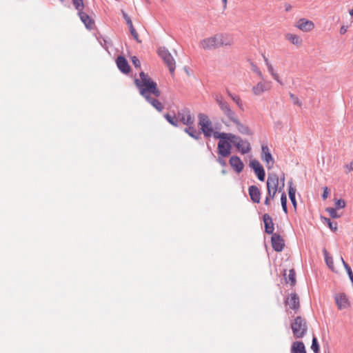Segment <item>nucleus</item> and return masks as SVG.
I'll return each mask as SVG.
<instances>
[{
	"instance_id": "obj_24",
	"label": "nucleus",
	"mask_w": 353,
	"mask_h": 353,
	"mask_svg": "<svg viewBox=\"0 0 353 353\" xmlns=\"http://www.w3.org/2000/svg\"><path fill=\"white\" fill-rule=\"evenodd\" d=\"M292 353H306L304 343L302 341H295L292 345Z\"/></svg>"
},
{
	"instance_id": "obj_7",
	"label": "nucleus",
	"mask_w": 353,
	"mask_h": 353,
	"mask_svg": "<svg viewBox=\"0 0 353 353\" xmlns=\"http://www.w3.org/2000/svg\"><path fill=\"white\" fill-rule=\"evenodd\" d=\"M279 176L276 174H269L267 179V191L268 196L273 199L278 190Z\"/></svg>"
},
{
	"instance_id": "obj_48",
	"label": "nucleus",
	"mask_w": 353,
	"mask_h": 353,
	"mask_svg": "<svg viewBox=\"0 0 353 353\" xmlns=\"http://www.w3.org/2000/svg\"><path fill=\"white\" fill-rule=\"evenodd\" d=\"M266 66L268 68V70L271 74V75H272L273 74L276 73L274 72V68H273V67H272V65L271 64H268V65H266Z\"/></svg>"
},
{
	"instance_id": "obj_21",
	"label": "nucleus",
	"mask_w": 353,
	"mask_h": 353,
	"mask_svg": "<svg viewBox=\"0 0 353 353\" xmlns=\"http://www.w3.org/2000/svg\"><path fill=\"white\" fill-rule=\"evenodd\" d=\"M335 301L339 310L347 308L349 305L348 299L343 293L336 295Z\"/></svg>"
},
{
	"instance_id": "obj_15",
	"label": "nucleus",
	"mask_w": 353,
	"mask_h": 353,
	"mask_svg": "<svg viewBox=\"0 0 353 353\" xmlns=\"http://www.w3.org/2000/svg\"><path fill=\"white\" fill-rule=\"evenodd\" d=\"M118 68L123 74H128L130 71V67L127 59L123 56H119L116 60Z\"/></svg>"
},
{
	"instance_id": "obj_1",
	"label": "nucleus",
	"mask_w": 353,
	"mask_h": 353,
	"mask_svg": "<svg viewBox=\"0 0 353 353\" xmlns=\"http://www.w3.org/2000/svg\"><path fill=\"white\" fill-rule=\"evenodd\" d=\"M139 77L140 79H134V84L138 88L139 94L157 111L161 112L163 110L162 103L158 99L151 97V95H154L155 97L161 96V92L159 89L157 83L144 72H141Z\"/></svg>"
},
{
	"instance_id": "obj_31",
	"label": "nucleus",
	"mask_w": 353,
	"mask_h": 353,
	"mask_svg": "<svg viewBox=\"0 0 353 353\" xmlns=\"http://www.w3.org/2000/svg\"><path fill=\"white\" fill-rule=\"evenodd\" d=\"M323 254L325 257V261L327 265L332 270H334V262L333 259L331 256L329 255L328 252L325 249L323 250Z\"/></svg>"
},
{
	"instance_id": "obj_33",
	"label": "nucleus",
	"mask_w": 353,
	"mask_h": 353,
	"mask_svg": "<svg viewBox=\"0 0 353 353\" xmlns=\"http://www.w3.org/2000/svg\"><path fill=\"white\" fill-rule=\"evenodd\" d=\"M281 206L283 208V212L287 214L288 213V206H287V196L285 192H283L281 196Z\"/></svg>"
},
{
	"instance_id": "obj_19",
	"label": "nucleus",
	"mask_w": 353,
	"mask_h": 353,
	"mask_svg": "<svg viewBox=\"0 0 353 353\" xmlns=\"http://www.w3.org/2000/svg\"><path fill=\"white\" fill-rule=\"evenodd\" d=\"M230 121H232V123H234L236 125L238 131L240 133H241L242 134H245V135L252 134V132H251V130H250V128L247 125H245L243 123H241L240 122V121L239 120L236 115L233 119H232L230 120Z\"/></svg>"
},
{
	"instance_id": "obj_35",
	"label": "nucleus",
	"mask_w": 353,
	"mask_h": 353,
	"mask_svg": "<svg viewBox=\"0 0 353 353\" xmlns=\"http://www.w3.org/2000/svg\"><path fill=\"white\" fill-rule=\"evenodd\" d=\"M227 94L234 101V102H235L236 103V105L239 108H241V106H242L241 99V98L238 95H234V94H232L229 91V90H227Z\"/></svg>"
},
{
	"instance_id": "obj_54",
	"label": "nucleus",
	"mask_w": 353,
	"mask_h": 353,
	"mask_svg": "<svg viewBox=\"0 0 353 353\" xmlns=\"http://www.w3.org/2000/svg\"><path fill=\"white\" fill-rule=\"evenodd\" d=\"M263 57L266 65H268V64H270L268 58L264 54L263 55Z\"/></svg>"
},
{
	"instance_id": "obj_32",
	"label": "nucleus",
	"mask_w": 353,
	"mask_h": 353,
	"mask_svg": "<svg viewBox=\"0 0 353 353\" xmlns=\"http://www.w3.org/2000/svg\"><path fill=\"white\" fill-rule=\"evenodd\" d=\"M221 42L223 43V46H230L233 43V39L230 35L222 34Z\"/></svg>"
},
{
	"instance_id": "obj_59",
	"label": "nucleus",
	"mask_w": 353,
	"mask_h": 353,
	"mask_svg": "<svg viewBox=\"0 0 353 353\" xmlns=\"http://www.w3.org/2000/svg\"><path fill=\"white\" fill-rule=\"evenodd\" d=\"M61 3H63L65 0H59Z\"/></svg>"
},
{
	"instance_id": "obj_9",
	"label": "nucleus",
	"mask_w": 353,
	"mask_h": 353,
	"mask_svg": "<svg viewBox=\"0 0 353 353\" xmlns=\"http://www.w3.org/2000/svg\"><path fill=\"white\" fill-rule=\"evenodd\" d=\"M217 149L220 157H227L231 154L232 145L230 141L225 139L219 141Z\"/></svg>"
},
{
	"instance_id": "obj_12",
	"label": "nucleus",
	"mask_w": 353,
	"mask_h": 353,
	"mask_svg": "<svg viewBox=\"0 0 353 353\" xmlns=\"http://www.w3.org/2000/svg\"><path fill=\"white\" fill-rule=\"evenodd\" d=\"M285 305L296 312L300 307L299 297L296 293H291L284 301Z\"/></svg>"
},
{
	"instance_id": "obj_25",
	"label": "nucleus",
	"mask_w": 353,
	"mask_h": 353,
	"mask_svg": "<svg viewBox=\"0 0 353 353\" xmlns=\"http://www.w3.org/2000/svg\"><path fill=\"white\" fill-rule=\"evenodd\" d=\"M239 148H236V149L239 150L243 154H248L250 152L251 146L248 141H244L242 139V142L239 143Z\"/></svg>"
},
{
	"instance_id": "obj_30",
	"label": "nucleus",
	"mask_w": 353,
	"mask_h": 353,
	"mask_svg": "<svg viewBox=\"0 0 353 353\" xmlns=\"http://www.w3.org/2000/svg\"><path fill=\"white\" fill-rule=\"evenodd\" d=\"M286 38L294 45H296L297 46H299L301 45V39H300V37L299 36H297L296 34H288L286 35Z\"/></svg>"
},
{
	"instance_id": "obj_3",
	"label": "nucleus",
	"mask_w": 353,
	"mask_h": 353,
	"mask_svg": "<svg viewBox=\"0 0 353 353\" xmlns=\"http://www.w3.org/2000/svg\"><path fill=\"white\" fill-rule=\"evenodd\" d=\"M199 122L198 125L200 128L201 133L202 132L205 138H210L213 133L212 123L208 116L200 113L198 115Z\"/></svg>"
},
{
	"instance_id": "obj_39",
	"label": "nucleus",
	"mask_w": 353,
	"mask_h": 353,
	"mask_svg": "<svg viewBox=\"0 0 353 353\" xmlns=\"http://www.w3.org/2000/svg\"><path fill=\"white\" fill-rule=\"evenodd\" d=\"M250 65H251V70L257 74L259 76V77H260V79L261 80H264L263 75L262 74V73H261V70H259V67L255 63H254L253 62H251Z\"/></svg>"
},
{
	"instance_id": "obj_56",
	"label": "nucleus",
	"mask_w": 353,
	"mask_h": 353,
	"mask_svg": "<svg viewBox=\"0 0 353 353\" xmlns=\"http://www.w3.org/2000/svg\"><path fill=\"white\" fill-rule=\"evenodd\" d=\"M222 2L223 3V8H225L227 6V0H222Z\"/></svg>"
},
{
	"instance_id": "obj_36",
	"label": "nucleus",
	"mask_w": 353,
	"mask_h": 353,
	"mask_svg": "<svg viewBox=\"0 0 353 353\" xmlns=\"http://www.w3.org/2000/svg\"><path fill=\"white\" fill-rule=\"evenodd\" d=\"M212 136H213L214 139H219V141H222V140L228 138V133L219 132H216V131L214 132L213 130V133H212Z\"/></svg>"
},
{
	"instance_id": "obj_29",
	"label": "nucleus",
	"mask_w": 353,
	"mask_h": 353,
	"mask_svg": "<svg viewBox=\"0 0 353 353\" xmlns=\"http://www.w3.org/2000/svg\"><path fill=\"white\" fill-rule=\"evenodd\" d=\"M266 90L265 84L262 81L259 82L252 88V91L255 95H260Z\"/></svg>"
},
{
	"instance_id": "obj_45",
	"label": "nucleus",
	"mask_w": 353,
	"mask_h": 353,
	"mask_svg": "<svg viewBox=\"0 0 353 353\" xmlns=\"http://www.w3.org/2000/svg\"><path fill=\"white\" fill-rule=\"evenodd\" d=\"M123 18L125 19L128 27L133 25L132 21L131 19L130 18V17L124 12H123Z\"/></svg>"
},
{
	"instance_id": "obj_5",
	"label": "nucleus",
	"mask_w": 353,
	"mask_h": 353,
	"mask_svg": "<svg viewBox=\"0 0 353 353\" xmlns=\"http://www.w3.org/2000/svg\"><path fill=\"white\" fill-rule=\"evenodd\" d=\"M222 34H216L213 37L205 38L200 41V46L205 50H211L223 46L221 42Z\"/></svg>"
},
{
	"instance_id": "obj_46",
	"label": "nucleus",
	"mask_w": 353,
	"mask_h": 353,
	"mask_svg": "<svg viewBox=\"0 0 353 353\" xmlns=\"http://www.w3.org/2000/svg\"><path fill=\"white\" fill-rule=\"evenodd\" d=\"M223 157H220L219 155V157L218 159H216V161H218V163L223 167H225L226 166V161L222 159Z\"/></svg>"
},
{
	"instance_id": "obj_2",
	"label": "nucleus",
	"mask_w": 353,
	"mask_h": 353,
	"mask_svg": "<svg viewBox=\"0 0 353 353\" xmlns=\"http://www.w3.org/2000/svg\"><path fill=\"white\" fill-rule=\"evenodd\" d=\"M291 328L295 338H303L307 333V325L305 319L296 316L291 323Z\"/></svg>"
},
{
	"instance_id": "obj_57",
	"label": "nucleus",
	"mask_w": 353,
	"mask_h": 353,
	"mask_svg": "<svg viewBox=\"0 0 353 353\" xmlns=\"http://www.w3.org/2000/svg\"><path fill=\"white\" fill-rule=\"evenodd\" d=\"M281 180L282 181V183H284V180H285L284 174H283L282 177L281 178Z\"/></svg>"
},
{
	"instance_id": "obj_38",
	"label": "nucleus",
	"mask_w": 353,
	"mask_h": 353,
	"mask_svg": "<svg viewBox=\"0 0 353 353\" xmlns=\"http://www.w3.org/2000/svg\"><path fill=\"white\" fill-rule=\"evenodd\" d=\"M72 3L78 12L83 10L84 4L83 0H72Z\"/></svg>"
},
{
	"instance_id": "obj_34",
	"label": "nucleus",
	"mask_w": 353,
	"mask_h": 353,
	"mask_svg": "<svg viewBox=\"0 0 353 353\" xmlns=\"http://www.w3.org/2000/svg\"><path fill=\"white\" fill-rule=\"evenodd\" d=\"M326 212H327L330 214V216L332 218V219H338V218H340L341 216V214H339L337 212V209L336 208H327L325 209Z\"/></svg>"
},
{
	"instance_id": "obj_41",
	"label": "nucleus",
	"mask_w": 353,
	"mask_h": 353,
	"mask_svg": "<svg viewBox=\"0 0 353 353\" xmlns=\"http://www.w3.org/2000/svg\"><path fill=\"white\" fill-rule=\"evenodd\" d=\"M130 32L133 37V38L138 42L141 43V41L139 39V34L136 31L135 28H134L133 25L129 26Z\"/></svg>"
},
{
	"instance_id": "obj_8",
	"label": "nucleus",
	"mask_w": 353,
	"mask_h": 353,
	"mask_svg": "<svg viewBox=\"0 0 353 353\" xmlns=\"http://www.w3.org/2000/svg\"><path fill=\"white\" fill-rule=\"evenodd\" d=\"M176 115L179 122L181 121L183 125H190L194 123V118L192 115L190 110L188 108H183L178 110Z\"/></svg>"
},
{
	"instance_id": "obj_43",
	"label": "nucleus",
	"mask_w": 353,
	"mask_h": 353,
	"mask_svg": "<svg viewBox=\"0 0 353 353\" xmlns=\"http://www.w3.org/2000/svg\"><path fill=\"white\" fill-rule=\"evenodd\" d=\"M290 97L294 105H297L299 106H301L302 103L300 102L299 98L294 94L290 93Z\"/></svg>"
},
{
	"instance_id": "obj_42",
	"label": "nucleus",
	"mask_w": 353,
	"mask_h": 353,
	"mask_svg": "<svg viewBox=\"0 0 353 353\" xmlns=\"http://www.w3.org/2000/svg\"><path fill=\"white\" fill-rule=\"evenodd\" d=\"M336 209L339 210L345 207V202L343 199H338L335 202Z\"/></svg>"
},
{
	"instance_id": "obj_55",
	"label": "nucleus",
	"mask_w": 353,
	"mask_h": 353,
	"mask_svg": "<svg viewBox=\"0 0 353 353\" xmlns=\"http://www.w3.org/2000/svg\"><path fill=\"white\" fill-rule=\"evenodd\" d=\"M283 187H284V183H282V185L281 187L278 186V190L277 191L281 192L283 188Z\"/></svg>"
},
{
	"instance_id": "obj_37",
	"label": "nucleus",
	"mask_w": 353,
	"mask_h": 353,
	"mask_svg": "<svg viewBox=\"0 0 353 353\" xmlns=\"http://www.w3.org/2000/svg\"><path fill=\"white\" fill-rule=\"evenodd\" d=\"M311 349L314 353H319V344L316 336H313L312 338Z\"/></svg>"
},
{
	"instance_id": "obj_49",
	"label": "nucleus",
	"mask_w": 353,
	"mask_h": 353,
	"mask_svg": "<svg viewBox=\"0 0 353 353\" xmlns=\"http://www.w3.org/2000/svg\"><path fill=\"white\" fill-rule=\"evenodd\" d=\"M345 167L347 170V172L353 170V162H351L349 164L346 165Z\"/></svg>"
},
{
	"instance_id": "obj_53",
	"label": "nucleus",
	"mask_w": 353,
	"mask_h": 353,
	"mask_svg": "<svg viewBox=\"0 0 353 353\" xmlns=\"http://www.w3.org/2000/svg\"><path fill=\"white\" fill-rule=\"evenodd\" d=\"M291 8H292V6H291L290 4H288V3H285V11H287V12L290 11Z\"/></svg>"
},
{
	"instance_id": "obj_28",
	"label": "nucleus",
	"mask_w": 353,
	"mask_h": 353,
	"mask_svg": "<svg viewBox=\"0 0 353 353\" xmlns=\"http://www.w3.org/2000/svg\"><path fill=\"white\" fill-rule=\"evenodd\" d=\"M285 276H286V273L285 272L284 276H285L286 282L287 283L290 282V285L292 286H294L296 284V273H295L294 270V269H291L289 271V274H288V277H286Z\"/></svg>"
},
{
	"instance_id": "obj_23",
	"label": "nucleus",
	"mask_w": 353,
	"mask_h": 353,
	"mask_svg": "<svg viewBox=\"0 0 353 353\" xmlns=\"http://www.w3.org/2000/svg\"><path fill=\"white\" fill-rule=\"evenodd\" d=\"M296 191V188L293 186L292 181H290L288 182V194H289V198L292 202V204L295 210L296 209V205H297L296 198H295Z\"/></svg>"
},
{
	"instance_id": "obj_44",
	"label": "nucleus",
	"mask_w": 353,
	"mask_h": 353,
	"mask_svg": "<svg viewBox=\"0 0 353 353\" xmlns=\"http://www.w3.org/2000/svg\"><path fill=\"white\" fill-rule=\"evenodd\" d=\"M131 60H132V64L134 65V66L135 68H140L141 67L140 61H139V59L137 57H135V56L132 57Z\"/></svg>"
},
{
	"instance_id": "obj_16",
	"label": "nucleus",
	"mask_w": 353,
	"mask_h": 353,
	"mask_svg": "<svg viewBox=\"0 0 353 353\" xmlns=\"http://www.w3.org/2000/svg\"><path fill=\"white\" fill-rule=\"evenodd\" d=\"M249 195L252 201L254 203H260L261 200V191L259 188L254 185L249 187Z\"/></svg>"
},
{
	"instance_id": "obj_26",
	"label": "nucleus",
	"mask_w": 353,
	"mask_h": 353,
	"mask_svg": "<svg viewBox=\"0 0 353 353\" xmlns=\"http://www.w3.org/2000/svg\"><path fill=\"white\" fill-rule=\"evenodd\" d=\"M164 117L167 120V121L172 125L174 127H178L179 125L178 118L176 117V115L174 113L172 115H171L169 113H166L164 114Z\"/></svg>"
},
{
	"instance_id": "obj_40",
	"label": "nucleus",
	"mask_w": 353,
	"mask_h": 353,
	"mask_svg": "<svg viewBox=\"0 0 353 353\" xmlns=\"http://www.w3.org/2000/svg\"><path fill=\"white\" fill-rule=\"evenodd\" d=\"M324 220L331 230L336 231L337 230V223L336 222H333L328 218H324Z\"/></svg>"
},
{
	"instance_id": "obj_10",
	"label": "nucleus",
	"mask_w": 353,
	"mask_h": 353,
	"mask_svg": "<svg viewBox=\"0 0 353 353\" xmlns=\"http://www.w3.org/2000/svg\"><path fill=\"white\" fill-rule=\"evenodd\" d=\"M261 158L265 163L268 169H271L273 167L274 161L268 146L266 145H262L261 146Z\"/></svg>"
},
{
	"instance_id": "obj_17",
	"label": "nucleus",
	"mask_w": 353,
	"mask_h": 353,
	"mask_svg": "<svg viewBox=\"0 0 353 353\" xmlns=\"http://www.w3.org/2000/svg\"><path fill=\"white\" fill-rule=\"evenodd\" d=\"M296 27L301 30L308 32L314 28V24L312 21L303 18L298 21Z\"/></svg>"
},
{
	"instance_id": "obj_14",
	"label": "nucleus",
	"mask_w": 353,
	"mask_h": 353,
	"mask_svg": "<svg viewBox=\"0 0 353 353\" xmlns=\"http://www.w3.org/2000/svg\"><path fill=\"white\" fill-rule=\"evenodd\" d=\"M229 163L236 173H240L243 170L244 164L238 156H232L230 158Z\"/></svg>"
},
{
	"instance_id": "obj_22",
	"label": "nucleus",
	"mask_w": 353,
	"mask_h": 353,
	"mask_svg": "<svg viewBox=\"0 0 353 353\" xmlns=\"http://www.w3.org/2000/svg\"><path fill=\"white\" fill-rule=\"evenodd\" d=\"M184 132L195 140H199L201 138V132L195 128L194 124L186 125L184 128Z\"/></svg>"
},
{
	"instance_id": "obj_58",
	"label": "nucleus",
	"mask_w": 353,
	"mask_h": 353,
	"mask_svg": "<svg viewBox=\"0 0 353 353\" xmlns=\"http://www.w3.org/2000/svg\"><path fill=\"white\" fill-rule=\"evenodd\" d=\"M350 14L353 17V8L352 10H350Z\"/></svg>"
},
{
	"instance_id": "obj_27",
	"label": "nucleus",
	"mask_w": 353,
	"mask_h": 353,
	"mask_svg": "<svg viewBox=\"0 0 353 353\" xmlns=\"http://www.w3.org/2000/svg\"><path fill=\"white\" fill-rule=\"evenodd\" d=\"M227 139L229 140L230 143H232L236 148H239V143L242 142V139L240 137L232 133H228Z\"/></svg>"
},
{
	"instance_id": "obj_13",
	"label": "nucleus",
	"mask_w": 353,
	"mask_h": 353,
	"mask_svg": "<svg viewBox=\"0 0 353 353\" xmlns=\"http://www.w3.org/2000/svg\"><path fill=\"white\" fill-rule=\"evenodd\" d=\"M271 242L274 251L281 252L283 250L285 243L283 239L280 234L277 233L272 234Z\"/></svg>"
},
{
	"instance_id": "obj_50",
	"label": "nucleus",
	"mask_w": 353,
	"mask_h": 353,
	"mask_svg": "<svg viewBox=\"0 0 353 353\" xmlns=\"http://www.w3.org/2000/svg\"><path fill=\"white\" fill-rule=\"evenodd\" d=\"M347 30V27L343 26L340 29V33L344 34Z\"/></svg>"
},
{
	"instance_id": "obj_47",
	"label": "nucleus",
	"mask_w": 353,
	"mask_h": 353,
	"mask_svg": "<svg viewBox=\"0 0 353 353\" xmlns=\"http://www.w3.org/2000/svg\"><path fill=\"white\" fill-rule=\"evenodd\" d=\"M328 196V189L327 187H325L323 188V194H322V198L323 200L326 199Z\"/></svg>"
},
{
	"instance_id": "obj_6",
	"label": "nucleus",
	"mask_w": 353,
	"mask_h": 353,
	"mask_svg": "<svg viewBox=\"0 0 353 353\" xmlns=\"http://www.w3.org/2000/svg\"><path fill=\"white\" fill-rule=\"evenodd\" d=\"M215 101L219 105L221 110L223 114L227 117V118L230 121L233 119L236 114L231 109L229 103L224 99L223 97L221 94H216L215 96Z\"/></svg>"
},
{
	"instance_id": "obj_51",
	"label": "nucleus",
	"mask_w": 353,
	"mask_h": 353,
	"mask_svg": "<svg viewBox=\"0 0 353 353\" xmlns=\"http://www.w3.org/2000/svg\"><path fill=\"white\" fill-rule=\"evenodd\" d=\"M272 76L278 83H279L280 84H282V82L280 81L279 77L276 73L273 74Z\"/></svg>"
},
{
	"instance_id": "obj_11",
	"label": "nucleus",
	"mask_w": 353,
	"mask_h": 353,
	"mask_svg": "<svg viewBox=\"0 0 353 353\" xmlns=\"http://www.w3.org/2000/svg\"><path fill=\"white\" fill-rule=\"evenodd\" d=\"M250 166L254 170L258 179L261 181H263L265 178V172L259 161L256 159L251 160L250 162Z\"/></svg>"
},
{
	"instance_id": "obj_4",
	"label": "nucleus",
	"mask_w": 353,
	"mask_h": 353,
	"mask_svg": "<svg viewBox=\"0 0 353 353\" xmlns=\"http://www.w3.org/2000/svg\"><path fill=\"white\" fill-rule=\"evenodd\" d=\"M159 56L168 66L171 75L174 74L176 62L169 50L164 46L159 47L157 50Z\"/></svg>"
},
{
	"instance_id": "obj_52",
	"label": "nucleus",
	"mask_w": 353,
	"mask_h": 353,
	"mask_svg": "<svg viewBox=\"0 0 353 353\" xmlns=\"http://www.w3.org/2000/svg\"><path fill=\"white\" fill-rule=\"evenodd\" d=\"M270 199H271L270 197L266 196L265 201H264V204L266 205H269L270 204Z\"/></svg>"
},
{
	"instance_id": "obj_20",
	"label": "nucleus",
	"mask_w": 353,
	"mask_h": 353,
	"mask_svg": "<svg viewBox=\"0 0 353 353\" xmlns=\"http://www.w3.org/2000/svg\"><path fill=\"white\" fill-rule=\"evenodd\" d=\"M78 14L81 21L84 23L87 29L92 30L94 28V22L88 14L81 10L80 12H78Z\"/></svg>"
},
{
	"instance_id": "obj_18",
	"label": "nucleus",
	"mask_w": 353,
	"mask_h": 353,
	"mask_svg": "<svg viewBox=\"0 0 353 353\" xmlns=\"http://www.w3.org/2000/svg\"><path fill=\"white\" fill-rule=\"evenodd\" d=\"M264 222L265 232L268 234H273L274 233V223L272 217L268 214H264L263 216Z\"/></svg>"
}]
</instances>
